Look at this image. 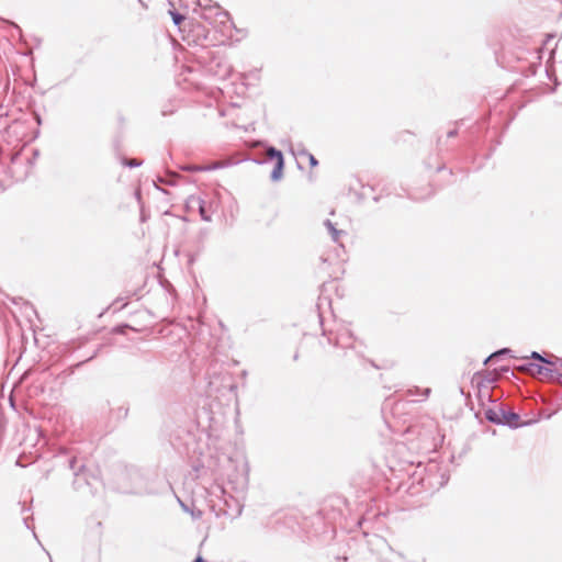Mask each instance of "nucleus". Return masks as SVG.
<instances>
[{
    "instance_id": "nucleus-1",
    "label": "nucleus",
    "mask_w": 562,
    "mask_h": 562,
    "mask_svg": "<svg viewBox=\"0 0 562 562\" xmlns=\"http://www.w3.org/2000/svg\"><path fill=\"white\" fill-rule=\"evenodd\" d=\"M323 335L327 337L328 344L335 348L342 350L352 349L358 356L363 355L364 345L355 338L347 326H339L337 329L328 331L324 329Z\"/></svg>"
},
{
    "instance_id": "nucleus-2",
    "label": "nucleus",
    "mask_w": 562,
    "mask_h": 562,
    "mask_svg": "<svg viewBox=\"0 0 562 562\" xmlns=\"http://www.w3.org/2000/svg\"><path fill=\"white\" fill-rule=\"evenodd\" d=\"M77 458H71L69 460V468L74 472V488L77 491L88 490L90 494H94L98 490V485L100 484V479L98 475L92 473L87 469L85 464L77 465Z\"/></svg>"
},
{
    "instance_id": "nucleus-3",
    "label": "nucleus",
    "mask_w": 562,
    "mask_h": 562,
    "mask_svg": "<svg viewBox=\"0 0 562 562\" xmlns=\"http://www.w3.org/2000/svg\"><path fill=\"white\" fill-rule=\"evenodd\" d=\"M485 418L493 424L518 428L520 423L519 414L510 411L505 404L499 403L484 411Z\"/></svg>"
},
{
    "instance_id": "nucleus-4",
    "label": "nucleus",
    "mask_w": 562,
    "mask_h": 562,
    "mask_svg": "<svg viewBox=\"0 0 562 562\" xmlns=\"http://www.w3.org/2000/svg\"><path fill=\"white\" fill-rule=\"evenodd\" d=\"M439 470V467L436 462H429L425 468H424V471L426 472V476L425 477H420L419 482L422 483V485H428L430 487H441L443 486L448 480H449V475L446 473V472H440L438 475H437V472Z\"/></svg>"
},
{
    "instance_id": "nucleus-5",
    "label": "nucleus",
    "mask_w": 562,
    "mask_h": 562,
    "mask_svg": "<svg viewBox=\"0 0 562 562\" xmlns=\"http://www.w3.org/2000/svg\"><path fill=\"white\" fill-rule=\"evenodd\" d=\"M202 7V18L206 21H210V23H220L225 24L229 21V14L227 11H224L218 4H210V5H203Z\"/></svg>"
},
{
    "instance_id": "nucleus-6",
    "label": "nucleus",
    "mask_w": 562,
    "mask_h": 562,
    "mask_svg": "<svg viewBox=\"0 0 562 562\" xmlns=\"http://www.w3.org/2000/svg\"><path fill=\"white\" fill-rule=\"evenodd\" d=\"M267 154H268L269 160H274V167L271 171L270 178L272 181H279L283 175V168H284L283 155L279 149H277L274 147H269Z\"/></svg>"
},
{
    "instance_id": "nucleus-7",
    "label": "nucleus",
    "mask_w": 562,
    "mask_h": 562,
    "mask_svg": "<svg viewBox=\"0 0 562 562\" xmlns=\"http://www.w3.org/2000/svg\"><path fill=\"white\" fill-rule=\"evenodd\" d=\"M207 69L210 72L221 79H226L232 72L231 65L224 61L223 58L216 56L212 57Z\"/></svg>"
},
{
    "instance_id": "nucleus-8",
    "label": "nucleus",
    "mask_w": 562,
    "mask_h": 562,
    "mask_svg": "<svg viewBox=\"0 0 562 562\" xmlns=\"http://www.w3.org/2000/svg\"><path fill=\"white\" fill-rule=\"evenodd\" d=\"M209 375V386L211 391L218 392L222 387H228L231 391H234L236 389L235 384H224V381L227 379V374L224 376H221L220 373L215 370V368H212L207 372Z\"/></svg>"
},
{
    "instance_id": "nucleus-9",
    "label": "nucleus",
    "mask_w": 562,
    "mask_h": 562,
    "mask_svg": "<svg viewBox=\"0 0 562 562\" xmlns=\"http://www.w3.org/2000/svg\"><path fill=\"white\" fill-rule=\"evenodd\" d=\"M517 370L531 376L542 375L544 373V367L533 362L520 364Z\"/></svg>"
},
{
    "instance_id": "nucleus-10",
    "label": "nucleus",
    "mask_w": 562,
    "mask_h": 562,
    "mask_svg": "<svg viewBox=\"0 0 562 562\" xmlns=\"http://www.w3.org/2000/svg\"><path fill=\"white\" fill-rule=\"evenodd\" d=\"M324 225L326 226L328 233L330 234L333 241L338 243L340 236L344 235L345 232L340 231V229H337L335 224L331 221H329V220H326L324 222Z\"/></svg>"
},
{
    "instance_id": "nucleus-11",
    "label": "nucleus",
    "mask_w": 562,
    "mask_h": 562,
    "mask_svg": "<svg viewBox=\"0 0 562 562\" xmlns=\"http://www.w3.org/2000/svg\"><path fill=\"white\" fill-rule=\"evenodd\" d=\"M190 203L192 205L196 204L198 207H199V212H200V215L202 217L203 221H206V222H210L211 221V216L206 214V211H205V206H204V201L201 200L200 198H194V196H191L190 198Z\"/></svg>"
},
{
    "instance_id": "nucleus-12",
    "label": "nucleus",
    "mask_w": 562,
    "mask_h": 562,
    "mask_svg": "<svg viewBox=\"0 0 562 562\" xmlns=\"http://www.w3.org/2000/svg\"><path fill=\"white\" fill-rule=\"evenodd\" d=\"M240 465H241L240 471H238L235 475H233V476L229 474L227 475V477L231 482H237L240 477L244 481L246 480V475H247V471H248L247 463L243 460Z\"/></svg>"
},
{
    "instance_id": "nucleus-13",
    "label": "nucleus",
    "mask_w": 562,
    "mask_h": 562,
    "mask_svg": "<svg viewBox=\"0 0 562 562\" xmlns=\"http://www.w3.org/2000/svg\"><path fill=\"white\" fill-rule=\"evenodd\" d=\"M510 352V349L509 348H502L495 352H493L492 355H490L485 360H484V364H487L490 361H493L494 359L503 356V355H507Z\"/></svg>"
},
{
    "instance_id": "nucleus-14",
    "label": "nucleus",
    "mask_w": 562,
    "mask_h": 562,
    "mask_svg": "<svg viewBox=\"0 0 562 562\" xmlns=\"http://www.w3.org/2000/svg\"><path fill=\"white\" fill-rule=\"evenodd\" d=\"M23 310H24V315L31 319V316L32 315H37V312L36 310L33 307L32 304H30L29 302H23Z\"/></svg>"
},
{
    "instance_id": "nucleus-15",
    "label": "nucleus",
    "mask_w": 562,
    "mask_h": 562,
    "mask_svg": "<svg viewBox=\"0 0 562 562\" xmlns=\"http://www.w3.org/2000/svg\"><path fill=\"white\" fill-rule=\"evenodd\" d=\"M166 179H167L166 184L176 186L177 180L179 179V175L176 172L167 171Z\"/></svg>"
},
{
    "instance_id": "nucleus-16",
    "label": "nucleus",
    "mask_w": 562,
    "mask_h": 562,
    "mask_svg": "<svg viewBox=\"0 0 562 562\" xmlns=\"http://www.w3.org/2000/svg\"><path fill=\"white\" fill-rule=\"evenodd\" d=\"M529 358L533 359V360H538V361H540L542 363H546V364H553L552 361H550L546 357L541 356L538 351H532L531 355L529 356Z\"/></svg>"
},
{
    "instance_id": "nucleus-17",
    "label": "nucleus",
    "mask_w": 562,
    "mask_h": 562,
    "mask_svg": "<svg viewBox=\"0 0 562 562\" xmlns=\"http://www.w3.org/2000/svg\"><path fill=\"white\" fill-rule=\"evenodd\" d=\"M542 375H546L551 380V379H555V376H562V373L559 372L558 370H553V369L544 367V373Z\"/></svg>"
},
{
    "instance_id": "nucleus-18",
    "label": "nucleus",
    "mask_w": 562,
    "mask_h": 562,
    "mask_svg": "<svg viewBox=\"0 0 562 562\" xmlns=\"http://www.w3.org/2000/svg\"><path fill=\"white\" fill-rule=\"evenodd\" d=\"M170 14H171L172 21L176 25H180L182 23V21L184 20V16L177 11H170Z\"/></svg>"
},
{
    "instance_id": "nucleus-19",
    "label": "nucleus",
    "mask_w": 562,
    "mask_h": 562,
    "mask_svg": "<svg viewBox=\"0 0 562 562\" xmlns=\"http://www.w3.org/2000/svg\"><path fill=\"white\" fill-rule=\"evenodd\" d=\"M122 162L124 166L130 167V168L139 167L142 165V161H139L137 159L124 158Z\"/></svg>"
},
{
    "instance_id": "nucleus-20",
    "label": "nucleus",
    "mask_w": 562,
    "mask_h": 562,
    "mask_svg": "<svg viewBox=\"0 0 562 562\" xmlns=\"http://www.w3.org/2000/svg\"><path fill=\"white\" fill-rule=\"evenodd\" d=\"M301 155H304V156H306L308 158L311 167H315V166L318 165V160L312 154H310L308 151L302 150Z\"/></svg>"
},
{
    "instance_id": "nucleus-21",
    "label": "nucleus",
    "mask_w": 562,
    "mask_h": 562,
    "mask_svg": "<svg viewBox=\"0 0 562 562\" xmlns=\"http://www.w3.org/2000/svg\"><path fill=\"white\" fill-rule=\"evenodd\" d=\"M191 515L194 519H199L202 517V512L200 509H198L196 512L192 510Z\"/></svg>"
},
{
    "instance_id": "nucleus-22",
    "label": "nucleus",
    "mask_w": 562,
    "mask_h": 562,
    "mask_svg": "<svg viewBox=\"0 0 562 562\" xmlns=\"http://www.w3.org/2000/svg\"><path fill=\"white\" fill-rule=\"evenodd\" d=\"M183 170H187V171H198V170H201V168L195 167V166H187V167H183Z\"/></svg>"
},
{
    "instance_id": "nucleus-23",
    "label": "nucleus",
    "mask_w": 562,
    "mask_h": 562,
    "mask_svg": "<svg viewBox=\"0 0 562 562\" xmlns=\"http://www.w3.org/2000/svg\"><path fill=\"white\" fill-rule=\"evenodd\" d=\"M457 134H458V130L453 128V130L448 132L447 136L448 137H454V136H457Z\"/></svg>"
},
{
    "instance_id": "nucleus-24",
    "label": "nucleus",
    "mask_w": 562,
    "mask_h": 562,
    "mask_svg": "<svg viewBox=\"0 0 562 562\" xmlns=\"http://www.w3.org/2000/svg\"><path fill=\"white\" fill-rule=\"evenodd\" d=\"M157 180L160 182V183H165L166 184V177H158Z\"/></svg>"
},
{
    "instance_id": "nucleus-25",
    "label": "nucleus",
    "mask_w": 562,
    "mask_h": 562,
    "mask_svg": "<svg viewBox=\"0 0 562 562\" xmlns=\"http://www.w3.org/2000/svg\"><path fill=\"white\" fill-rule=\"evenodd\" d=\"M180 505H181V507H182L186 512H189L188 506H187L184 503H182L181 501H180Z\"/></svg>"
},
{
    "instance_id": "nucleus-26",
    "label": "nucleus",
    "mask_w": 562,
    "mask_h": 562,
    "mask_svg": "<svg viewBox=\"0 0 562 562\" xmlns=\"http://www.w3.org/2000/svg\"><path fill=\"white\" fill-rule=\"evenodd\" d=\"M193 562H205V561L203 560V558L198 557Z\"/></svg>"
},
{
    "instance_id": "nucleus-27",
    "label": "nucleus",
    "mask_w": 562,
    "mask_h": 562,
    "mask_svg": "<svg viewBox=\"0 0 562 562\" xmlns=\"http://www.w3.org/2000/svg\"><path fill=\"white\" fill-rule=\"evenodd\" d=\"M24 522H25L26 527L30 528L29 518H24Z\"/></svg>"
},
{
    "instance_id": "nucleus-28",
    "label": "nucleus",
    "mask_w": 562,
    "mask_h": 562,
    "mask_svg": "<svg viewBox=\"0 0 562 562\" xmlns=\"http://www.w3.org/2000/svg\"><path fill=\"white\" fill-rule=\"evenodd\" d=\"M95 355H97V353L94 352V353H93L92 356H90L86 361H89V360L93 359V358L95 357Z\"/></svg>"
},
{
    "instance_id": "nucleus-29",
    "label": "nucleus",
    "mask_w": 562,
    "mask_h": 562,
    "mask_svg": "<svg viewBox=\"0 0 562 562\" xmlns=\"http://www.w3.org/2000/svg\"><path fill=\"white\" fill-rule=\"evenodd\" d=\"M429 393H430V389H426V390H425V394H426V396H428V394H429Z\"/></svg>"
},
{
    "instance_id": "nucleus-30",
    "label": "nucleus",
    "mask_w": 562,
    "mask_h": 562,
    "mask_svg": "<svg viewBox=\"0 0 562 562\" xmlns=\"http://www.w3.org/2000/svg\"><path fill=\"white\" fill-rule=\"evenodd\" d=\"M371 366H373L374 368H379L373 361H370Z\"/></svg>"
}]
</instances>
